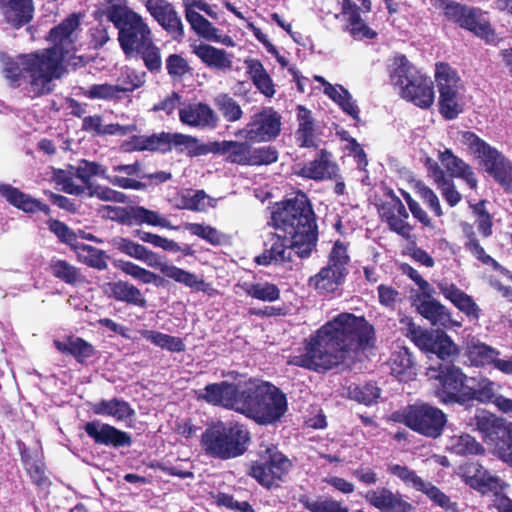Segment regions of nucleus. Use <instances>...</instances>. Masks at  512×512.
Segmentation results:
<instances>
[{
  "instance_id": "obj_57",
  "label": "nucleus",
  "mask_w": 512,
  "mask_h": 512,
  "mask_svg": "<svg viewBox=\"0 0 512 512\" xmlns=\"http://www.w3.org/2000/svg\"><path fill=\"white\" fill-rule=\"evenodd\" d=\"M486 172L493 176L502 186L512 188V162L503 154L494 163L493 167L489 168Z\"/></svg>"
},
{
  "instance_id": "obj_41",
  "label": "nucleus",
  "mask_w": 512,
  "mask_h": 512,
  "mask_svg": "<svg viewBox=\"0 0 512 512\" xmlns=\"http://www.w3.org/2000/svg\"><path fill=\"white\" fill-rule=\"evenodd\" d=\"M250 147L247 142L221 141L213 144L212 151L224 155L230 163L247 165L249 163Z\"/></svg>"
},
{
  "instance_id": "obj_61",
  "label": "nucleus",
  "mask_w": 512,
  "mask_h": 512,
  "mask_svg": "<svg viewBox=\"0 0 512 512\" xmlns=\"http://www.w3.org/2000/svg\"><path fill=\"white\" fill-rule=\"evenodd\" d=\"M135 52L141 55L146 68L151 72H157L161 69L162 60L160 50L153 43V40L143 46H140V48Z\"/></svg>"
},
{
  "instance_id": "obj_27",
  "label": "nucleus",
  "mask_w": 512,
  "mask_h": 512,
  "mask_svg": "<svg viewBox=\"0 0 512 512\" xmlns=\"http://www.w3.org/2000/svg\"><path fill=\"white\" fill-rule=\"evenodd\" d=\"M380 215L392 231L406 239L410 238L412 228L407 222L408 213L399 198L395 197L384 203L381 206Z\"/></svg>"
},
{
  "instance_id": "obj_11",
  "label": "nucleus",
  "mask_w": 512,
  "mask_h": 512,
  "mask_svg": "<svg viewBox=\"0 0 512 512\" xmlns=\"http://www.w3.org/2000/svg\"><path fill=\"white\" fill-rule=\"evenodd\" d=\"M430 3L435 8L442 9L444 15L460 27L488 41L492 39L493 32L484 17V13L480 9L449 0H430Z\"/></svg>"
},
{
  "instance_id": "obj_64",
  "label": "nucleus",
  "mask_w": 512,
  "mask_h": 512,
  "mask_svg": "<svg viewBox=\"0 0 512 512\" xmlns=\"http://www.w3.org/2000/svg\"><path fill=\"white\" fill-rule=\"evenodd\" d=\"M305 508L311 512H349L348 508L333 499H305L302 501Z\"/></svg>"
},
{
  "instance_id": "obj_43",
  "label": "nucleus",
  "mask_w": 512,
  "mask_h": 512,
  "mask_svg": "<svg viewBox=\"0 0 512 512\" xmlns=\"http://www.w3.org/2000/svg\"><path fill=\"white\" fill-rule=\"evenodd\" d=\"M197 142V139L184 134L161 133L146 137L142 140L139 149L141 150H164L169 144L189 146Z\"/></svg>"
},
{
  "instance_id": "obj_12",
  "label": "nucleus",
  "mask_w": 512,
  "mask_h": 512,
  "mask_svg": "<svg viewBox=\"0 0 512 512\" xmlns=\"http://www.w3.org/2000/svg\"><path fill=\"white\" fill-rule=\"evenodd\" d=\"M281 117L271 108L263 109L254 114L244 128L235 136L250 142H269L280 133Z\"/></svg>"
},
{
  "instance_id": "obj_10",
  "label": "nucleus",
  "mask_w": 512,
  "mask_h": 512,
  "mask_svg": "<svg viewBox=\"0 0 512 512\" xmlns=\"http://www.w3.org/2000/svg\"><path fill=\"white\" fill-rule=\"evenodd\" d=\"M106 168L96 162L82 160L76 167L69 170L53 169L51 181L65 193L81 195L86 192L88 185H93V176L106 177Z\"/></svg>"
},
{
  "instance_id": "obj_54",
  "label": "nucleus",
  "mask_w": 512,
  "mask_h": 512,
  "mask_svg": "<svg viewBox=\"0 0 512 512\" xmlns=\"http://www.w3.org/2000/svg\"><path fill=\"white\" fill-rule=\"evenodd\" d=\"M214 105L228 122H236L243 116L241 106L227 93H220L214 98Z\"/></svg>"
},
{
  "instance_id": "obj_58",
  "label": "nucleus",
  "mask_w": 512,
  "mask_h": 512,
  "mask_svg": "<svg viewBox=\"0 0 512 512\" xmlns=\"http://www.w3.org/2000/svg\"><path fill=\"white\" fill-rule=\"evenodd\" d=\"M420 492L424 493L432 502L439 507L452 512L458 511V505L456 502H452L450 498L444 494L439 488L430 482L424 483Z\"/></svg>"
},
{
  "instance_id": "obj_15",
  "label": "nucleus",
  "mask_w": 512,
  "mask_h": 512,
  "mask_svg": "<svg viewBox=\"0 0 512 512\" xmlns=\"http://www.w3.org/2000/svg\"><path fill=\"white\" fill-rule=\"evenodd\" d=\"M464 349L465 356L471 366L478 368L493 367L506 375L510 374L512 356L508 359H502L499 350L475 338L467 340Z\"/></svg>"
},
{
  "instance_id": "obj_5",
  "label": "nucleus",
  "mask_w": 512,
  "mask_h": 512,
  "mask_svg": "<svg viewBox=\"0 0 512 512\" xmlns=\"http://www.w3.org/2000/svg\"><path fill=\"white\" fill-rule=\"evenodd\" d=\"M287 411L286 396L274 385L264 382L245 391L240 413L259 424H272Z\"/></svg>"
},
{
  "instance_id": "obj_7",
  "label": "nucleus",
  "mask_w": 512,
  "mask_h": 512,
  "mask_svg": "<svg viewBox=\"0 0 512 512\" xmlns=\"http://www.w3.org/2000/svg\"><path fill=\"white\" fill-rule=\"evenodd\" d=\"M108 19L119 30V42L126 55L152 41V33L145 20L125 5L114 4L108 8Z\"/></svg>"
},
{
  "instance_id": "obj_38",
  "label": "nucleus",
  "mask_w": 512,
  "mask_h": 512,
  "mask_svg": "<svg viewBox=\"0 0 512 512\" xmlns=\"http://www.w3.org/2000/svg\"><path fill=\"white\" fill-rule=\"evenodd\" d=\"M346 275L328 265L309 279V286L319 293L327 294L335 292L345 281Z\"/></svg>"
},
{
  "instance_id": "obj_9",
  "label": "nucleus",
  "mask_w": 512,
  "mask_h": 512,
  "mask_svg": "<svg viewBox=\"0 0 512 512\" xmlns=\"http://www.w3.org/2000/svg\"><path fill=\"white\" fill-rule=\"evenodd\" d=\"M402 422L413 431L436 439L443 433L447 423L446 414L427 403H415L402 412Z\"/></svg>"
},
{
  "instance_id": "obj_19",
  "label": "nucleus",
  "mask_w": 512,
  "mask_h": 512,
  "mask_svg": "<svg viewBox=\"0 0 512 512\" xmlns=\"http://www.w3.org/2000/svg\"><path fill=\"white\" fill-rule=\"evenodd\" d=\"M504 419L485 410L477 409L475 415L469 420L468 425L473 430L478 431L485 444L493 448V453L497 454V448L501 447L500 434Z\"/></svg>"
},
{
  "instance_id": "obj_18",
  "label": "nucleus",
  "mask_w": 512,
  "mask_h": 512,
  "mask_svg": "<svg viewBox=\"0 0 512 512\" xmlns=\"http://www.w3.org/2000/svg\"><path fill=\"white\" fill-rule=\"evenodd\" d=\"M427 375L439 380L441 387L437 391V396L443 403L460 402L458 393L466 379L460 368L453 365L441 366L439 371L429 368Z\"/></svg>"
},
{
  "instance_id": "obj_33",
  "label": "nucleus",
  "mask_w": 512,
  "mask_h": 512,
  "mask_svg": "<svg viewBox=\"0 0 512 512\" xmlns=\"http://www.w3.org/2000/svg\"><path fill=\"white\" fill-rule=\"evenodd\" d=\"M438 288L442 295L451 301L460 311L465 313L468 317L478 319L480 309L474 300L455 284L446 280L438 283Z\"/></svg>"
},
{
  "instance_id": "obj_21",
  "label": "nucleus",
  "mask_w": 512,
  "mask_h": 512,
  "mask_svg": "<svg viewBox=\"0 0 512 512\" xmlns=\"http://www.w3.org/2000/svg\"><path fill=\"white\" fill-rule=\"evenodd\" d=\"M500 389L499 383L480 377L472 389V398L483 404L492 403L500 412L512 417V399L499 394Z\"/></svg>"
},
{
  "instance_id": "obj_3",
  "label": "nucleus",
  "mask_w": 512,
  "mask_h": 512,
  "mask_svg": "<svg viewBox=\"0 0 512 512\" xmlns=\"http://www.w3.org/2000/svg\"><path fill=\"white\" fill-rule=\"evenodd\" d=\"M272 234L264 252L256 258L260 265H282L292 261L293 254L310 255L317 241L314 213L307 196L298 192L284 200L272 212Z\"/></svg>"
},
{
  "instance_id": "obj_16",
  "label": "nucleus",
  "mask_w": 512,
  "mask_h": 512,
  "mask_svg": "<svg viewBox=\"0 0 512 512\" xmlns=\"http://www.w3.org/2000/svg\"><path fill=\"white\" fill-rule=\"evenodd\" d=\"M411 337L416 346L425 352L436 354L442 360L457 355V345L441 330L428 331L419 327L410 329Z\"/></svg>"
},
{
  "instance_id": "obj_31",
  "label": "nucleus",
  "mask_w": 512,
  "mask_h": 512,
  "mask_svg": "<svg viewBox=\"0 0 512 512\" xmlns=\"http://www.w3.org/2000/svg\"><path fill=\"white\" fill-rule=\"evenodd\" d=\"M0 11L8 24L19 28L32 19V0H0Z\"/></svg>"
},
{
  "instance_id": "obj_47",
  "label": "nucleus",
  "mask_w": 512,
  "mask_h": 512,
  "mask_svg": "<svg viewBox=\"0 0 512 512\" xmlns=\"http://www.w3.org/2000/svg\"><path fill=\"white\" fill-rule=\"evenodd\" d=\"M298 129L295 137L301 147H311L314 145V121L311 111L304 106L297 108Z\"/></svg>"
},
{
  "instance_id": "obj_60",
  "label": "nucleus",
  "mask_w": 512,
  "mask_h": 512,
  "mask_svg": "<svg viewBox=\"0 0 512 512\" xmlns=\"http://www.w3.org/2000/svg\"><path fill=\"white\" fill-rule=\"evenodd\" d=\"M184 229L189 231L192 235L198 236L205 241L217 245L223 240V235L214 227L200 223H185Z\"/></svg>"
},
{
  "instance_id": "obj_56",
  "label": "nucleus",
  "mask_w": 512,
  "mask_h": 512,
  "mask_svg": "<svg viewBox=\"0 0 512 512\" xmlns=\"http://www.w3.org/2000/svg\"><path fill=\"white\" fill-rule=\"evenodd\" d=\"M350 256L347 246L340 241H336L329 253L327 265L343 272L347 276Z\"/></svg>"
},
{
  "instance_id": "obj_24",
  "label": "nucleus",
  "mask_w": 512,
  "mask_h": 512,
  "mask_svg": "<svg viewBox=\"0 0 512 512\" xmlns=\"http://www.w3.org/2000/svg\"><path fill=\"white\" fill-rule=\"evenodd\" d=\"M180 121L194 128H215L218 116L206 103H190L179 109Z\"/></svg>"
},
{
  "instance_id": "obj_63",
  "label": "nucleus",
  "mask_w": 512,
  "mask_h": 512,
  "mask_svg": "<svg viewBox=\"0 0 512 512\" xmlns=\"http://www.w3.org/2000/svg\"><path fill=\"white\" fill-rule=\"evenodd\" d=\"M480 482H474V489L485 494L493 492L494 494L501 493L507 484L498 476L491 474L486 469L482 473Z\"/></svg>"
},
{
  "instance_id": "obj_14",
  "label": "nucleus",
  "mask_w": 512,
  "mask_h": 512,
  "mask_svg": "<svg viewBox=\"0 0 512 512\" xmlns=\"http://www.w3.org/2000/svg\"><path fill=\"white\" fill-rule=\"evenodd\" d=\"M182 1L183 7L185 8L186 20L197 35L208 41L220 43L227 47L235 46V42L232 37L222 34L210 21L194 10V8L206 10V2L204 0Z\"/></svg>"
},
{
  "instance_id": "obj_23",
  "label": "nucleus",
  "mask_w": 512,
  "mask_h": 512,
  "mask_svg": "<svg viewBox=\"0 0 512 512\" xmlns=\"http://www.w3.org/2000/svg\"><path fill=\"white\" fill-rule=\"evenodd\" d=\"M365 500L381 512H411L413 506L404 501L400 494L386 487L369 490L364 494Z\"/></svg>"
},
{
  "instance_id": "obj_49",
  "label": "nucleus",
  "mask_w": 512,
  "mask_h": 512,
  "mask_svg": "<svg viewBox=\"0 0 512 512\" xmlns=\"http://www.w3.org/2000/svg\"><path fill=\"white\" fill-rule=\"evenodd\" d=\"M74 250L80 262L98 270L107 267V256L104 251L84 243L76 244Z\"/></svg>"
},
{
  "instance_id": "obj_50",
  "label": "nucleus",
  "mask_w": 512,
  "mask_h": 512,
  "mask_svg": "<svg viewBox=\"0 0 512 512\" xmlns=\"http://www.w3.org/2000/svg\"><path fill=\"white\" fill-rule=\"evenodd\" d=\"M57 350L62 353L73 355L78 361L82 362L92 356L94 349L91 344L81 338H69L67 341H54Z\"/></svg>"
},
{
  "instance_id": "obj_59",
  "label": "nucleus",
  "mask_w": 512,
  "mask_h": 512,
  "mask_svg": "<svg viewBox=\"0 0 512 512\" xmlns=\"http://www.w3.org/2000/svg\"><path fill=\"white\" fill-rule=\"evenodd\" d=\"M388 471L392 475L401 479L404 484L408 487H412L413 489L420 491L423 487L425 481L419 477L413 470L409 469L407 466H401L399 464H389Z\"/></svg>"
},
{
  "instance_id": "obj_48",
  "label": "nucleus",
  "mask_w": 512,
  "mask_h": 512,
  "mask_svg": "<svg viewBox=\"0 0 512 512\" xmlns=\"http://www.w3.org/2000/svg\"><path fill=\"white\" fill-rule=\"evenodd\" d=\"M181 201V208L197 212H204L208 208H214L217 204V200L203 190H188L181 195Z\"/></svg>"
},
{
  "instance_id": "obj_32",
  "label": "nucleus",
  "mask_w": 512,
  "mask_h": 512,
  "mask_svg": "<svg viewBox=\"0 0 512 512\" xmlns=\"http://www.w3.org/2000/svg\"><path fill=\"white\" fill-rule=\"evenodd\" d=\"M143 85V75H135V82L130 86L110 83L93 84L82 89V94L93 100L112 101L120 98L124 92L133 91Z\"/></svg>"
},
{
  "instance_id": "obj_26",
  "label": "nucleus",
  "mask_w": 512,
  "mask_h": 512,
  "mask_svg": "<svg viewBox=\"0 0 512 512\" xmlns=\"http://www.w3.org/2000/svg\"><path fill=\"white\" fill-rule=\"evenodd\" d=\"M460 142L465 146L468 153L472 155L487 171L492 168L494 163L502 154L494 147L490 146L473 132H463Z\"/></svg>"
},
{
  "instance_id": "obj_2",
  "label": "nucleus",
  "mask_w": 512,
  "mask_h": 512,
  "mask_svg": "<svg viewBox=\"0 0 512 512\" xmlns=\"http://www.w3.org/2000/svg\"><path fill=\"white\" fill-rule=\"evenodd\" d=\"M375 343L374 327L351 313H341L322 326L300 350L288 359V364L317 372L342 363L353 348L366 350Z\"/></svg>"
},
{
  "instance_id": "obj_55",
  "label": "nucleus",
  "mask_w": 512,
  "mask_h": 512,
  "mask_svg": "<svg viewBox=\"0 0 512 512\" xmlns=\"http://www.w3.org/2000/svg\"><path fill=\"white\" fill-rule=\"evenodd\" d=\"M244 290L250 297L266 302L276 301L280 297L279 288L269 282L245 284Z\"/></svg>"
},
{
  "instance_id": "obj_20",
  "label": "nucleus",
  "mask_w": 512,
  "mask_h": 512,
  "mask_svg": "<svg viewBox=\"0 0 512 512\" xmlns=\"http://www.w3.org/2000/svg\"><path fill=\"white\" fill-rule=\"evenodd\" d=\"M245 391L239 392L234 384L220 382L208 384L199 398L212 405H221L240 412Z\"/></svg>"
},
{
  "instance_id": "obj_39",
  "label": "nucleus",
  "mask_w": 512,
  "mask_h": 512,
  "mask_svg": "<svg viewBox=\"0 0 512 512\" xmlns=\"http://www.w3.org/2000/svg\"><path fill=\"white\" fill-rule=\"evenodd\" d=\"M106 293L117 301L145 308L147 301L142 292L133 284L125 281H116L107 284Z\"/></svg>"
},
{
  "instance_id": "obj_40",
  "label": "nucleus",
  "mask_w": 512,
  "mask_h": 512,
  "mask_svg": "<svg viewBox=\"0 0 512 512\" xmlns=\"http://www.w3.org/2000/svg\"><path fill=\"white\" fill-rule=\"evenodd\" d=\"M428 174L450 206L453 207L460 202L461 195L456 190L454 182L446 176L444 170L436 162H428Z\"/></svg>"
},
{
  "instance_id": "obj_8",
  "label": "nucleus",
  "mask_w": 512,
  "mask_h": 512,
  "mask_svg": "<svg viewBox=\"0 0 512 512\" xmlns=\"http://www.w3.org/2000/svg\"><path fill=\"white\" fill-rule=\"evenodd\" d=\"M435 82L439 92L440 113L446 119L456 118L465 106L464 85L455 69L447 63L435 65Z\"/></svg>"
},
{
  "instance_id": "obj_4",
  "label": "nucleus",
  "mask_w": 512,
  "mask_h": 512,
  "mask_svg": "<svg viewBox=\"0 0 512 512\" xmlns=\"http://www.w3.org/2000/svg\"><path fill=\"white\" fill-rule=\"evenodd\" d=\"M391 80L403 99L420 108H429L435 99L431 79L422 74L405 56L394 59Z\"/></svg>"
},
{
  "instance_id": "obj_51",
  "label": "nucleus",
  "mask_w": 512,
  "mask_h": 512,
  "mask_svg": "<svg viewBox=\"0 0 512 512\" xmlns=\"http://www.w3.org/2000/svg\"><path fill=\"white\" fill-rule=\"evenodd\" d=\"M140 334L143 338L150 341L157 347L166 349L170 352H182L185 350V345L181 338L164 334L154 330H142Z\"/></svg>"
},
{
  "instance_id": "obj_1",
  "label": "nucleus",
  "mask_w": 512,
  "mask_h": 512,
  "mask_svg": "<svg viewBox=\"0 0 512 512\" xmlns=\"http://www.w3.org/2000/svg\"><path fill=\"white\" fill-rule=\"evenodd\" d=\"M80 33V19L73 14L50 31L53 47L19 55L16 59L4 56L5 78L13 86L25 84V91L31 98L49 93L52 81L63 73V62L76 52Z\"/></svg>"
},
{
  "instance_id": "obj_28",
  "label": "nucleus",
  "mask_w": 512,
  "mask_h": 512,
  "mask_svg": "<svg viewBox=\"0 0 512 512\" xmlns=\"http://www.w3.org/2000/svg\"><path fill=\"white\" fill-rule=\"evenodd\" d=\"M293 173L308 179L323 180L336 174V165L331 161V155L322 150L309 163L294 165Z\"/></svg>"
},
{
  "instance_id": "obj_42",
  "label": "nucleus",
  "mask_w": 512,
  "mask_h": 512,
  "mask_svg": "<svg viewBox=\"0 0 512 512\" xmlns=\"http://www.w3.org/2000/svg\"><path fill=\"white\" fill-rule=\"evenodd\" d=\"M244 64L248 75L257 89L266 97H273L275 87L263 64L257 59H246Z\"/></svg>"
},
{
  "instance_id": "obj_62",
  "label": "nucleus",
  "mask_w": 512,
  "mask_h": 512,
  "mask_svg": "<svg viewBox=\"0 0 512 512\" xmlns=\"http://www.w3.org/2000/svg\"><path fill=\"white\" fill-rule=\"evenodd\" d=\"M52 274L68 284H74L81 279L79 271L64 260H53L51 262Z\"/></svg>"
},
{
  "instance_id": "obj_46",
  "label": "nucleus",
  "mask_w": 512,
  "mask_h": 512,
  "mask_svg": "<svg viewBox=\"0 0 512 512\" xmlns=\"http://www.w3.org/2000/svg\"><path fill=\"white\" fill-rule=\"evenodd\" d=\"M389 364L391 373L400 381L410 380L416 375L411 354L405 347L391 355Z\"/></svg>"
},
{
  "instance_id": "obj_52",
  "label": "nucleus",
  "mask_w": 512,
  "mask_h": 512,
  "mask_svg": "<svg viewBox=\"0 0 512 512\" xmlns=\"http://www.w3.org/2000/svg\"><path fill=\"white\" fill-rule=\"evenodd\" d=\"M162 274L172 279L180 284H183L189 288L196 290H203L204 281L199 278L196 274L181 269L172 264H168V266H164L162 268Z\"/></svg>"
},
{
  "instance_id": "obj_36",
  "label": "nucleus",
  "mask_w": 512,
  "mask_h": 512,
  "mask_svg": "<svg viewBox=\"0 0 512 512\" xmlns=\"http://www.w3.org/2000/svg\"><path fill=\"white\" fill-rule=\"evenodd\" d=\"M0 195L3 196L11 205L23 210L24 212L34 213L42 211L45 214H49L50 212V209L46 204H43L39 200L32 198L11 185H0Z\"/></svg>"
},
{
  "instance_id": "obj_17",
  "label": "nucleus",
  "mask_w": 512,
  "mask_h": 512,
  "mask_svg": "<svg viewBox=\"0 0 512 512\" xmlns=\"http://www.w3.org/2000/svg\"><path fill=\"white\" fill-rule=\"evenodd\" d=\"M144 6L153 19L174 40L180 41L184 37V25L175 7L167 0H144Z\"/></svg>"
},
{
  "instance_id": "obj_34",
  "label": "nucleus",
  "mask_w": 512,
  "mask_h": 512,
  "mask_svg": "<svg viewBox=\"0 0 512 512\" xmlns=\"http://www.w3.org/2000/svg\"><path fill=\"white\" fill-rule=\"evenodd\" d=\"M91 410L96 415L111 417L118 422L132 421L135 416V410L130 404L119 398L102 399L93 403Z\"/></svg>"
},
{
  "instance_id": "obj_37",
  "label": "nucleus",
  "mask_w": 512,
  "mask_h": 512,
  "mask_svg": "<svg viewBox=\"0 0 512 512\" xmlns=\"http://www.w3.org/2000/svg\"><path fill=\"white\" fill-rule=\"evenodd\" d=\"M193 53L209 68L221 71L232 68V55L209 44L193 46Z\"/></svg>"
},
{
  "instance_id": "obj_45",
  "label": "nucleus",
  "mask_w": 512,
  "mask_h": 512,
  "mask_svg": "<svg viewBox=\"0 0 512 512\" xmlns=\"http://www.w3.org/2000/svg\"><path fill=\"white\" fill-rule=\"evenodd\" d=\"M127 216L137 224H147L168 230H177L178 227L157 211L146 209L142 206L130 207Z\"/></svg>"
},
{
  "instance_id": "obj_30",
  "label": "nucleus",
  "mask_w": 512,
  "mask_h": 512,
  "mask_svg": "<svg viewBox=\"0 0 512 512\" xmlns=\"http://www.w3.org/2000/svg\"><path fill=\"white\" fill-rule=\"evenodd\" d=\"M314 80L322 85L323 93L339 105L343 112L355 120L359 119V108L347 89L339 84L333 85L319 75H315Z\"/></svg>"
},
{
  "instance_id": "obj_13",
  "label": "nucleus",
  "mask_w": 512,
  "mask_h": 512,
  "mask_svg": "<svg viewBox=\"0 0 512 512\" xmlns=\"http://www.w3.org/2000/svg\"><path fill=\"white\" fill-rule=\"evenodd\" d=\"M290 467L291 462L287 457L275 447H268L261 455V459L251 466L249 475L262 486L269 488L281 479Z\"/></svg>"
},
{
  "instance_id": "obj_29",
  "label": "nucleus",
  "mask_w": 512,
  "mask_h": 512,
  "mask_svg": "<svg viewBox=\"0 0 512 512\" xmlns=\"http://www.w3.org/2000/svg\"><path fill=\"white\" fill-rule=\"evenodd\" d=\"M416 308L418 313L433 326H439L444 329H454L462 326V322L453 319L448 308L436 299L420 302Z\"/></svg>"
},
{
  "instance_id": "obj_25",
  "label": "nucleus",
  "mask_w": 512,
  "mask_h": 512,
  "mask_svg": "<svg viewBox=\"0 0 512 512\" xmlns=\"http://www.w3.org/2000/svg\"><path fill=\"white\" fill-rule=\"evenodd\" d=\"M341 5V16L345 21L344 30L348 32L353 39H373L377 33L370 28L361 18L358 7L351 0H339Z\"/></svg>"
},
{
  "instance_id": "obj_53",
  "label": "nucleus",
  "mask_w": 512,
  "mask_h": 512,
  "mask_svg": "<svg viewBox=\"0 0 512 512\" xmlns=\"http://www.w3.org/2000/svg\"><path fill=\"white\" fill-rule=\"evenodd\" d=\"M464 231L467 236V241L465 242L466 249L472 253L479 261L485 265L491 266L495 271H504V268L494 258L485 252L484 248L476 239L472 228L466 225Z\"/></svg>"
},
{
  "instance_id": "obj_35",
  "label": "nucleus",
  "mask_w": 512,
  "mask_h": 512,
  "mask_svg": "<svg viewBox=\"0 0 512 512\" xmlns=\"http://www.w3.org/2000/svg\"><path fill=\"white\" fill-rule=\"evenodd\" d=\"M438 159L450 173L451 177L461 178L471 189L477 187V179L472 168L462 159L454 155L450 149L439 151Z\"/></svg>"
},
{
  "instance_id": "obj_6",
  "label": "nucleus",
  "mask_w": 512,
  "mask_h": 512,
  "mask_svg": "<svg viewBox=\"0 0 512 512\" xmlns=\"http://www.w3.org/2000/svg\"><path fill=\"white\" fill-rule=\"evenodd\" d=\"M249 441V431L238 423L218 424L206 429L202 435L205 452L222 460L243 455Z\"/></svg>"
},
{
  "instance_id": "obj_22",
  "label": "nucleus",
  "mask_w": 512,
  "mask_h": 512,
  "mask_svg": "<svg viewBox=\"0 0 512 512\" xmlns=\"http://www.w3.org/2000/svg\"><path fill=\"white\" fill-rule=\"evenodd\" d=\"M84 430L96 444L113 447H125L132 444L131 436L128 433L99 420L87 422L84 425Z\"/></svg>"
},
{
  "instance_id": "obj_44",
  "label": "nucleus",
  "mask_w": 512,
  "mask_h": 512,
  "mask_svg": "<svg viewBox=\"0 0 512 512\" xmlns=\"http://www.w3.org/2000/svg\"><path fill=\"white\" fill-rule=\"evenodd\" d=\"M446 450L456 455H482L484 447L470 434L459 433L448 437Z\"/></svg>"
}]
</instances>
